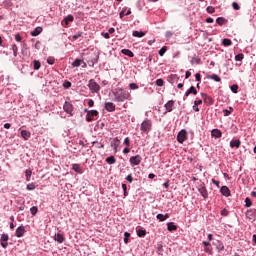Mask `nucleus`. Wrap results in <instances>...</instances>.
Listing matches in <instances>:
<instances>
[{"label": "nucleus", "instance_id": "10", "mask_svg": "<svg viewBox=\"0 0 256 256\" xmlns=\"http://www.w3.org/2000/svg\"><path fill=\"white\" fill-rule=\"evenodd\" d=\"M175 105V101L169 100L165 105L166 111L164 112V115H167V113H171L173 111V106Z\"/></svg>", "mask_w": 256, "mask_h": 256}, {"label": "nucleus", "instance_id": "3", "mask_svg": "<svg viewBox=\"0 0 256 256\" xmlns=\"http://www.w3.org/2000/svg\"><path fill=\"white\" fill-rule=\"evenodd\" d=\"M88 88L90 89L91 93H99L101 91V86H99L95 79H90L88 82Z\"/></svg>", "mask_w": 256, "mask_h": 256}, {"label": "nucleus", "instance_id": "45", "mask_svg": "<svg viewBox=\"0 0 256 256\" xmlns=\"http://www.w3.org/2000/svg\"><path fill=\"white\" fill-rule=\"evenodd\" d=\"M238 90H239V86L237 84H234L231 86L232 93H237Z\"/></svg>", "mask_w": 256, "mask_h": 256}, {"label": "nucleus", "instance_id": "8", "mask_svg": "<svg viewBox=\"0 0 256 256\" xmlns=\"http://www.w3.org/2000/svg\"><path fill=\"white\" fill-rule=\"evenodd\" d=\"M201 96H202L203 102L206 105H213L215 103V100L211 96L207 95L206 93H202Z\"/></svg>", "mask_w": 256, "mask_h": 256}, {"label": "nucleus", "instance_id": "22", "mask_svg": "<svg viewBox=\"0 0 256 256\" xmlns=\"http://www.w3.org/2000/svg\"><path fill=\"white\" fill-rule=\"evenodd\" d=\"M207 79H212V81H216V83H221V77L217 74L208 75Z\"/></svg>", "mask_w": 256, "mask_h": 256}, {"label": "nucleus", "instance_id": "39", "mask_svg": "<svg viewBox=\"0 0 256 256\" xmlns=\"http://www.w3.org/2000/svg\"><path fill=\"white\" fill-rule=\"evenodd\" d=\"M12 51H13L14 57H17V52L19 51V48L17 47L16 44L12 45Z\"/></svg>", "mask_w": 256, "mask_h": 256}, {"label": "nucleus", "instance_id": "4", "mask_svg": "<svg viewBox=\"0 0 256 256\" xmlns=\"http://www.w3.org/2000/svg\"><path fill=\"white\" fill-rule=\"evenodd\" d=\"M130 161V165H132V167H135L137 165H141V161H143V158L141 157V155H136V156H132L129 159Z\"/></svg>", "mask_w": 256, "mask_h": 256}, {"label": "nucleus", "instance_id": "61", "mask_svg": "<svg viewBox=\"0 0 256 256\" xmlns=\"http://www.w3.org/2000/svg\"><path fill=\"white\" fill-rule=\"evenodd\" d=\"M64 87L66 88V89H69V87H71V82H65L64 83Z\"/></svg>", "mask_w": 256, "mask_h": 256}, {"label": "nucleus", "instance_id": "17", "mask_svg": "<svg viewBox=\"0 0 256 256\" xmlns=\"http://www.w3.org/2000/svg\"><path fill=\"white\" fill-rule=\"evenodd\" d=\"M41 33H43V28H42V27H36V28L30 33V35H32V37H37L38 35H41Z\"/></svg>", "mask_w": 256, "mask_h": 256}, {"label": "nucleus", "instance_id": "33", "mask_svg": "<svg viewBox=\"0 0 256 256\" xmlns=\"http://www.w3.org/2000/svg\"><path fill=\"white\" fill-rule=\"evenodd\" d=\"M133 37H145V32H139V31H133L132 33Z\"/></svg>", "mask_w": 256, "mask_h": 256}, {"label": "nucleus", "instance_id": "19", "mask_svg": "<svg viewBox=\"0 0 256 256\" xmlns=\"http://www.w3.org/2000/svg\"><path fill=\"white\" fill-rule=\"evenodd\" d=\"M73 21H75V18L73 17V15H68L63 19L62 23H65L67 27V25H69V23H73Z\"/></svg>", "mask_w": 256, "mask_h": 256}, {"label": "nucleus", "instance_id": "31", "mask_svg": "<svg viewBox=\"0 0 256 256\" xmlns=\"http://www.w3.org/2000/svg\"><path fill=\"white\" fill-rule=\"evenodd\" d=\"M216 23L219 24L220 26H222V25H225V23H227V20L223 17H218L216 19Z\"/></svg>", "mask_w": 256, "mask_h": 256}, {"label": "nucleus", "instance_id": "16", "mask_svg": "<svg viewBox=\"0 0 256 256\" xmlns=\"http://www.w3.org/2000/svg\"><path fill=\"white\" fill-rule=\"evenodd\" d=\"M54 241H57V243H63L65 241V236L61 233H57L54 236Z\"/></svg>", "mask_w": 256, "mask_h": 256}, {"label": "nucleus", "instance_id": "38", "mask_svg": "<svg viewBox=\"0 0 256 256\" xmlns=\"http://www.w3.org/2000/svg\"><path fill=\"white\" fill-rule=\"evenodd\" d=\"M155 83H156L157 87H163V85H165V81L161 78L157 79Z\"/></svg>", "mask_w": 256, "mask_h": 256}, {"label": "nucleus", "instance_id": "35", "mask_svg": "<svg viewBox=\"0 0 256 256\" xmlns=\"http://www.w3.org/2000/svg\"><path fill=\"white\" fill-rule=\"evenodd\" d=\"M25 175H26V181H31V175H33V172L30 169H27L25 171Z\"/></svg>", "mask_w": 256, "mask_h": 256}, {"label": "nucleus", "instance_id": "26", "mask_svg": "<svg viewBox=\"0 0 256 256\" xmlns=\"http://www.w3.org/2000/svg\"><path fill=\"white\" fill-rule=\"evenodd\" d=\"M222 133L219 129L212 130V137H215V139H219L221 137Z\"/></svg>", "mask_w": 256, "mask_h": 256}, {"label": "nucleus", "instance_id": "64", "mask_svg": "<svg viewBox=\"0 0 256 256\" xmlns=\"http://www.w3.org/2000/svg\"><path fill=\"white\" fill-rule=\"evenodd\" d=\"M214 19L213 18H207L206 19V23H214Z\"/></svg>", "mask_w": 256, "mask_h": 256}, {"label": "nucleus", "instance_id": "51", "mask_svg": "<svg viewBox=\"0 0 256 256\" xmlns=\"http://www.w3.org/2000/svg\"><path fill=\"white\" fill-rule=\"evenodd\" d=\"M245 203H246V207H251L253 205L250 198H246Z\"/></svg>", "mask_w": 256, "mask_h": 256}, {"label": "nucleus", "instance_id": "36", "mask_svg": "<svg viewBox=\"0 0 256 256\" xmlns=\"http://www.w3.org/2000/svg\"><path fill=\"white\" fill-rule=\"evenodd\" d=\"M137 235H138V237H145V235H147V231L143 230V229H138Z\"/></svg>", "mask_w": 256, "mask_h": 256}, {"label": "nucleus", "instance_id": "11", "mask_svg": "<svg viewBox=\"0 0 256 256\" xmlns=\"http://www.w3.org/2000/svg\"><path fill=\"white\" fill-rule=\"evenodd\" d=\"M63 109L66 113L71 114L73 113V104H71L70 102H65Z\"/></svg>", "mask_w": 256, "mask_h": 256}, {"label": "nucleus", "instance_id": "57", "mask_svg": "<svg viewBox=\"0 0 256 256\" xmlns=\"http://www.w3.org/2000/svg\"><path fill=\"white\" fill-rule=\"evenodd\" d=\"M125 11H126V8H123V10L120 12V19H123L125 17Z\"/></svg>", "mask_w": 256, "mask_h": 256}, {"label": "nucleus", "instance_id": "30", "mask_svg": "<svg viewBox=\"0 0 256 256\" xmlns=\"http://www.w3.org/2000/svg\"><path fill=\"white\" fill-rule=\"evenodd\" d=\"M215 245H216V249H217L219 252L224 251L225 245H223L221 241H217V243H216Z\"/></svg>", "mask_w": 256, "mask_h": 256}, {"label": "nucleus", "instance_id": "58", "mask_svg": "<svg viewBox=\"0 0 256 256\" xmlns=\"http://www.w3.org/2000/svg\"><path fill=\"white\" fill-rule=\"evenodd\" d=\"M195 77H196V81L201 82V74L200 73H196Z\"/></svg>", "mask_w": 256, "mask_h": 256}, {"label": "nucleus", "instance_id": "29", "mask_svg": "<svg viewBox=\"0 0 256 256\" xmlns=\"http://www.w3.org/2000/svg\"><path fill=\"white\" fill-rule=\"evenodd\" d=\"M121 53H123V55H127V57H135V54H133L129 49H122Z\"/></svg>", "mask_w": 256, "mask_h": 256}, {"label": "nucleus", "instance_id": "13", "mask_svg": "<svg viewBox=\"0 0 256 256\" xmlns=\"http://www.w3.org/2000/svg\"><path fill=\"white\" fill-rule=\"evenodd\" d=\"M220 192L224 195V197H231V190H229V187L227 186H222Z\"/></svg>", "mask_w": 256, "mask_h": 256}, {"label": "nucleus", "instance_id": "48", "mask_svg": "<svg viewBox=\"0 0 256 256\" xmlns=\"http://www.w3.org/2000/svg\"><path fill=\"white\" fill-rule=\"evenodd\" d=\"M124 145H126V147H130L131 146V140L129 139V137H126L124 139Z\"/></svg>", "mask_w": 256, "mask_h": 256}, {"label": "nucleus", "instance_id": "40", "mask_svg": "<svg viewBox=\"0 0 256 256\" xmlns=\"http://www.w3.org/2000/svg\"><path fill=\"white\" fill-rule=\"evenodd\" d=\"M37 211H39L37 206H33L32 208H30L31 215L33 216L37 215Z\"/></svg>", "mask_w": 256, "mask_h": 256}, {"label": "nucleus", "instance_id": "52", "mask_svg": "<svg viewBox=\"0 0 256 256\" xmlns=\"http://www.w3.org/2000/svg\"><path fill=\"white\" fill-rule=\"evenodd\" d=\"M129 88L132 90H135V89H139V86L135 83H131V84H129Z\"/></svg>", "mask_w": 256, "mask_h": 256}, {"label": "nucleus", "instance_id": "5", "mask_svg": "<svg viewBox=\"0 0 256 256\" xmlns=\"http://www.w3.org/2000/svg\"><path fill=\"white\" fill-rule=\"evenodd\" d=\"M177 141L178 143H185L187 141V131L181 130L177 135Z\"/></svg>", "mask_w": 256, "mask_h": 256}, {"label": "nucleus", "instance_id": "41", "mask_svg": "<svg viewBox=\"0 0 256 256\" xmlns=\"http://www.w3.org/2000/svg\"><path fill=\"white\" fill-rule=\"evenodd\" d=\"M47 63L49 65H55V57H52V56L48 57L47 58Z\"/></svg>", "mask_w": 256, "mask_h": 256}, {"label": "nucleus", "instance_id": "34", "mask_svg": "<svg viewBox=\"0 0 256 256\" xmlns=\"http://www.w3.org/2000/svg\"><path fill=\"white\" fill-rule=\"evenodd\" d=\"M81 63H83V60L81 59H75L72 63V67H81Z\"/></svg>", "mask_w": 256, "mask_h": 256}, {"label": "nucleus", "instance_id": "14", "mask_svg": "<svg viewBox=\"0 0 256 256\" xmlns=\"http://www.w3.org/2000/svg\"><path fill=\"white\" fill-rule=\"evenodd\" d=\"M25 235V226H20L16 229V237L21 238Z\"/></svg>", "mask_w": 256, "mask_h": 256}, {"label": "nucleus", "instance_id": "2", "mask_svg": "<svg viewBox=\"0 0 256 256\" xmlns=\"http://www.w3.org/2000/svg\"><path fill=\"white\" fill-rule=\"evenodd\" d=\"M152 127L153 123L151 122V120L146 119L141 123L140 131H142L143 133H149Z\"/></svg>", "mask_w": 256, "mask_h": 256}, {"label": "nucleus", "instance_id": "49", "mask_svg": "<svg viewBox=\"0 0 256 256\" xmlns=\"http://www.w3.org/2000/svg\"><path fill=\"white\" fill-rule=\"evenodd\" d=\"M82 35H83V32H78L72 38H73L74 41H77V39H79V37H82Z\"/></svg>", "mask_w": 256, "mask_h": 256}, {"label": "nucleus", "instance_id": "50", "mask_svg": "<svg viewBox=\"0 0 256 256\" xmlns=\"http://www.w3.org/2000/svg\"><path fill=\"white\" fill-rule=\"evenodd\" d=\"M244 55L243 54H237L235 56L236 61H243Z\"/></svg>", "mask_w": 256, "mask_h": 256}, {"label": "nucleus", "instance_id": "27", "mask_svg": "<svg viewBox=\"0 0 256 256\" xmlns=\"http://www.w3.org/2000/svg\"><path fill=\"white\" fill-rule=\"evenodd\" d=\"M106 163H108V165H115V163H117V160L115 159V156H109L108 158H106Z\"/></svg>", "mask_w": 256, "mask_h": 256}, {"label": "nucleus", "instance_id": "44", "mask_svg": "<svg viewBox=\"0 0 256 256\" xmlns=\"http://www.w3.org/2000/svg\"><path fill=\"white\" fill-rule=\"evenodd\" d=\"M26 189H27L28 191H34V189H35V184H34V183L28 184L27 187H26Z\"/></svg>", "mask_w": 256, "mask_h": 256}, {"label": "nucleus", "instance_id": "55", "mask_svg": "<svg viewBox=\"0 0 256 256\" xmlns=\"http://www.w3.org/2000/svg\"><path fill=\"white\" fill-rule=\"evenodd\" d=\"M15 40H16L18 43H21V41H22L21 35H20V34H16V35H15Z\"/></svg>", "mask_w": 256, "mask_h": 256}, {"label": "nucleus", "instance_id": "9", "mask_svg": "<svg viewBox=\"0 0 256 256\" xmlns=\"http://www.w3.org/2000/svg\"><path fill=\"white\" fill-rule=\"evenodd\" d=\"M97 115H99V112L97 110L88 111L86 115V121H88V123H91V121H93V117H97Z\"/></svg>", "mask_w": 256, "mask_h": 256}, {"label": "nucleus", "instance_id": "42", "mask_svg": "<svg viewBox=\"0 0 256 256\" xmlns=\"http://www.w3.org/2000/svg\"><path fill=\"white\" fill-rule=\"evenodd\" d=\"M206 11H207V13L213 14V13H215V7H213V6H208V7L206 8Z\"/></svg>", "mask_w": 256, "mask_h": 256}, {"label": "nucleus", "instance_id": "59", "mask_svg": "<svg viewBox=\"0 0 256 256\" xmlns=\"http://www.w3.org/2000/svg\"><path fill=\"white\" fill-rule=\"evenodd\" d=\"M102 35L104 36V39H111V36L109 35L108 32L102 33Z\"/></svg>", "mask_w": 256, "mask_h": 256}, {"label": "nucleus", "instance_id": "28", "mask_svg": "<svg viewBox=\"0 0 256 256\" xmlns=\"http://www.w3.org/2000/svg\"><path fill=\"white\" fill-rule=\"evenodd\" d=\"M222 45H224V47H231V45H233V41L229 38H225L222 41Z\"/></svg>", "mask_w": 256, "mask_h": 256}, {"label": "nucleus", "instance_id": "20", "mask_svg": "<svg viewBox=\"0 0 256 256\" xmlns=\"http://www.w3.org/2000/svg\"><path fill=\"white\" fill-rule=\"evenodd\" d=\"M230 147L232 149H234V147H236V149H239V147H241V140H231Z\"/></svg>", "mask_w": 256, "mask_h": 256}, {"label": "nucleus", "instance_id": "12", "mask_svg": "<svg viewBox=\"0 0 256 256\" xmlns=\"http://www.w3.org/2000/svg\"><path fill=\"white\" fill-rule=\"evenodd\" d=\"M121 142L119 141V138H114V140L111 142V147L114 149V153H117V149L119 148V145Z\"/></svg>", "mask_w": 256, "mask_h": 256}, {"label": "nucleus", "instance_id": "46", "mask_svg": "<svg viewBox=\"0 0 256 256\" xmlns=\"http://www.w3.org/2000/svg\"><path fill=\"white\" fill-rule=\"evenodd\" d=\"M7 241H9V235L3 234V235L1 236V242H7Z\"/></svg>", "mask_w": 256, "mask_h": 256}, {"label": "nucleus", "instance_id": "32", "mask_svg": "<svg viewBox=\"0 0 256 256\" xmlns=\"http://www.w3.org/2000/svg\"><path fill=\"white\" fill-rule=\"evenodd\" d=\"M33 65H34L35 71H39V69H41V62H39V60H34Z\"/></svg>", "mask_w": 256, "mask_h": 256}, {"label": "nucleus", "instance_id": "6", "mask_svg": "<svg viewBox=\"0 0 256 256\" xmlns=\"http://www.w3.org/2000/svg\"><path fill=\"white\" fill-rule=\"evenodd\" d=\"M198 191L203 199H207V197H209V193L207 192V187H205V184H200L198 187Z\"/></svg>", "mask_w": 256, "mask_h": 256}, {"label": "nucleus", "instance_id": "43", "mask_svg": "<svg viewBox=\"0 0 256 256\" xmlns=\"http://www.w3.org/2000/svg\"><path fill=\"white\" fill-rule=\"evenodd\" d=\"M231 111H233L232 107H230V111L227 109L223 110L224 117H229V115H231Z\"/></svg>", "mask_w": 256, "mask_h": 256}, {"label": "nucleus", "instance_id": "23", "mask_svg": "<svg viewBox=\"0 0 256 256\" xmlns=\"http://www.w3.org/2000/svg\"><path fill=\"white\" fill-rule=\"evenodd\" d=\"M156 219H158L161 222L167 221V219H169V213H166L165 215L157 214Z\"/></svg>", "mask_w": 256, "mask_h": 256}, {"label": "nucleus", "instance_id": "53", "mask_svg": "<svg viewBox=\"0 0 256 256\" xmlns=\"http://www.w3.org/2000/svg\"><path fill=\"white\" fill-rule=\"evenodd\" d=\"M157 251H158V253H163V244L157 245Z\"/></svg>", "mask_w": 256, "mask_h": 256}, {"label": "nucleus", "instance_id": "63", "mask_svg": "<svg viewBox=\"0 0 256 256\" xmlns=\"http://www.w3.org/2000/svg\"><path fill=\"white\" fill-rule=\"evenodd\" d=\"M9 244L7 242H1V246L3 247V249H7V246Z\"/></svg>", "mask_w": 256, "mask_h": 256}, {"label": "nucleus", "instance_id": "47", "mask_svg": "<svg viewBox=\"0 0 256 256\" xmlns=\"http://www.w3.org/2000/svg\"><path fill=\"white\" fill-rule=\"evenodd\" d=\"M232 7L235 11H239V9H241V7L239 6V4L237 2H233Z\"/></svg>", "mask_w": 256, "mask_h": 256}, {"label": "nucleus", "instance_id": "7", "mask_svg": "<svg viewBox=\"0 0 256 256\" xmlns=\"http://www.w3.org/2000/svg\"><path fill=\"white\" fill-rule=\"evenodd\" d=\"M246 218L249 219V221H255L256 219V209L252 208L246 211Z\"/></svg>", "mask_w": 256, "mask_h": 256}, {"label": "nucleus", "instance_id": "60", "mask_svg": "<svg viewBox=\"0 0 256 256\" xmlns=\"http://www.w3.org/2000/svg\"><path fill=\"white\" fill-rule=\"evenodd\" d=\"M88 105L93 107V105H95V101H93V99L88 100Z\"/></svg>", "mask_w": 256, "mask_h": 256}, {"label": "nucleus", "instance_id": "56", "mask_svg": "<svg viewBox=\"0 0 256 256\" xmlns=\"http://www.w3.org/2000/svg\"><path fill=\"white\" fill-rule=\"evenodd\" d=\"M126 181H129L130 183H133V175L129 174V175L126 177Z\"/></svg>", "mask_w": 256, "mask_h": 256}, {"label": "nucleus", "instance_id": "15", "mask_svg": "<svg viewBox=\"0 0 256 256\" xmlns=\"http://www.w3.org/2000/svg\"><path fill=\"white\" fill-rule=\"evenodd\" d=\"M105 109L109 113H113V111H115V105L113 104V102H106L105 103Z\"/></svg>", "mask_w": 256, "mask_h": 256}, {"label": "nucleus", "instance_id": "25", "mask_svg": "<svg viewBox=\"0 0 256 256\" xmlns=\"http://www.w3.org/2000/svg\"><path fill=\"white\" fill-rule=\"evenodd\" d=\"M167 229L168 231H177V225L174 222H168Z\"/></svg>", "mask_w": 256, "mask_h": 256}, {"label": "nucleus", "instance_id": "54", "mask_svg": "<svg viewBox=\"0 0 256 256\" xmlns=\"http://www.w3.org/2000/svg\"><path fill=\"white\" fill-rule=\"evenodd\" d=\"M221 215H222L223 217H227V216L229 215V211H227V209H223V210L221 211Z\"/></svg>", "mask_w": 256, "mask_h": 256}, {"label": "nucleus", "instance_id": "24", "mask_svg": "<svg viewBox=\"0 0 256 256\" xmlns=\"http://www.w3.org/2000/svg\"><path fill=\"white\" fill-rule=\"evenodd\" d=\"M21 137H23V139L25 141H28V139L31 137V132H29L27 130H22L21 131Z\"/></svg>", "mask_w": 256, "mask_h": 256}, {"label": "nucleus", "instance_id": "21", "mask_svg": "<svg viewBox=\"0 0 256 256\" xmlns=\"http://www.w3.org/2000/svg\"><path fill=\"white\" fill-rule=\"evenodd\" d=\"M72 169L73 171H75L76 173H79L80 175L83 174V168L79 164H73Z\"/></svg>", "mask_w": 256, "mask_h": 256}, {"label": "nucleus", "instance_id": "37", "mask_svg": "<svg viewBox=\"0 0 256 256\" xmlns=\"http://www.w3.org/2000/svg\"><path fill=\"white\" fill-rule=\"evenodd\" d=\"M159 55L160 57H163V55H165V53H167V46H163L160 50H159Z\"/></svg>", "mask_w": 256, "mask_h": 256}, {"label": "nucleus", "instance_id": "1", "mask_svg": "<svg viewBox=\"0 0 256 256\" xmlns=\"http://www.w3.org/2000/svg\"><path fill=\"white\" fill-rule=\"evenodd\" d=\"M113 95H114V101L118 103H123V101H127L131 99V94L129 93V91L123 88H116L113 91Z\"/></svg>", "mask_w": 256, "mask_h": 256}, {"label": "nucleus", "instance_id": "18", "mask_svg": "<svg viewBox=\"0 0 256 256\" xmlns=\"http://www.w3.org/2000/svg\"><path fill=\"white\" fill-rule=\"evenodd\" d=\"M197 95V89L195 88V86H191L185 93V97H189L190 95Z\"/></svg>", "mask_w": 256, "mask_h": 256}, {"label": "nucleus", "instance_id": "62", "mask_svg": "<svg viewBox=\"0 0 256 256\" xmlns=\"http://www.w3.org/2000/svg\"><path fill=\"white\" fill-rule=\"evenodd\" d=\"M203 103V100H195L194 105H201Z\"/></svg>", "mask_w": 256, "mask_h": 256}]
</instances>
